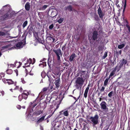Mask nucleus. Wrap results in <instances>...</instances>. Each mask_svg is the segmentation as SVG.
I'll return each mask as SVG.
<instances>
[{"mask_svg":"<svg viewBox=\"0 0 130 130\" xmlns=\"http://www.w3.org/2000/svg\"><path fill=\"white\" fill-rule=\"evenodd\" d=\"M27 0H23L22 2L24 4L26 2V1Z\"/></svg>","mask_w":130,"mask_h":130,"instance_id":"58","label":"nucleus"},{"mask_svg":"<svg viewBox=\"0 0 130 130\" xmlns=\"http://www.w3.org/2000/svg\"><path fill=\"white\" fill-rule=\"evenodd\" d=\"M10 8V6L9 5H7L3 6L1 10L2 11L8 10Z\"/></svg>","mask_w":130,"mask_h":130,"instance_id":"15","label":"nucleus"},{"mask_svg":"<svg viewBox=\"0 0 130 130\" xmlns=\"http://www.w3.org/2000/svg\"><path fill=\"white\" fill-rule=\"evenodd\" d=\"M6 34L4 32L0 31V36H3L5 35Z\"/></svg>","mask_w":130,"mask_h":130,"instance_id":"39","label":"nucleus"},{"mask_svg":"<svg viewBox=\"0 0 130 130\" xmlns=\"http://www.w3.org/2000/svg\"><path fill=\"white\" fill-rule=\"evenodd\" d=\"M56 87L57 88L58 87L60 86V79L59 78H58L57 79H56L55 82H54Z\"/></svg>","mask_w":130,"mask_h":130,"instance_id":"14","label":"nucleus"},{"mask_svg":"<svg viewBox=\"0 0 130 130\" xmlns=\"http://www.w3.org/2000/svg\"><path fill=\"white\" fill-rule=\"evenodd\" d=\"M89 85L86 88L85 91L84 95V97L85 98H86L87 96V93L89 89Z\"/></svg>","mask_w":130,"mask_h":130,"instance_id":"21","label":"nucleus"},{"mask_svg":"<svg viewBox=\"0 0 130 130\" xmlns=\"http://www.w3.org/2000/svg\"><path fill=\"white\" fill-rule=\"evenodd\" d=\"M122 5L123 7V12H124L125 11L126 5V0H122Z\"/></svg>","mask_w":130,"mask_h":130,"instance_id":"19","label":"nucleus"},{"mask_svg":"<svg viewBox=\"0 0 130 130\" xmlns=\"http://www.w3.org/2000/svg\"><path fill=\"white\" fill-rule=\"evenodd\" d=\"M47 7V5H44L43 6L42 8V9L43 10H44L46 9Z\"/></svg>","mask_w":130,"mask_h":130,"instance_id":"43","label":"nucleus"},{"mask_svg":"<svg viewBox=\"0 0 130 130\" xmlns=\"http://www.w3.org/2000/svg\"><path fill=\"white\" fill-rule=\"evenodd\" d=\"M79 124L81 127L83 126V128H85L86 127V124L84 122H79Z\"/></svg>","mask_w":130,"mask_h":130,"instance_id":"26","label":"nucleus"},{"mask_svg":"<svg viewBox=\"0 0 130 130\" xmlns=\"http://www.w3.org/2000/svg\"><path fill=\"white\" fill-rule=\"evenodd\" d=\"M68 109V108H66L60 111L59 112L60 115H63L67 117L69 115Z\"/></svg>","mask_w":130,"mask_h":130,"instance_id":"9","label":"nucleus"},{"mask_svg":"<svg viewBox=\"0 0 130 130\" xmlns=\"http://www.w3.org/2000/svg\"><path fill=\"white\" fill-rule=\"evenodd\" d=\"M52 61L50 58H48V63L49 67H50L51 65Z\"/></svg>","mask_w":130,"mask_h":130,"instance_id":"34","label":"nucleus"},{"mask_svg":"<svg viewBox=\"0 0 130 130\" xmlns=\"http://www.w3.org/2000/svg\"><path fill=\"white\" fill-rule=\"evenodd\" d=\"M85 74H82L80 76L77 78L76 80V86L77 89H81L85 80Z\"/></svg>","mask_w":130,"mask_h":130,"instance_id":"1","label":"nucleus"},{"mask_svg":"<svg viewBox=\"0 0 130 130\" xmlns=\"http://www.w3.org/2000/svg\"><path fill=\"white\" fill-rule=\"evenodd\" d=\"M10 14V13L9 12V11L6 13L4 14V15L2 17V18L1 19L3 20H4L7 19L11 18L12 17V14L11 15L10 14V16L9 15Z\"/></svg>","mask_w":130,"mask_h":130,"instance_id":"8","label":"nucleus"},{"mask_svg":"<svg viewBox=\"0 0 130 130\" xmlns=\"http://www.w3.org/2000/svg\"><path fill=\"white\" fill-rule=\"evenodd\" d=\"M40 105H38L37 106V107H36V108H38L39 109L40 108Z\"/></svg>","mask_w":130,"mask_h":130,"instance_id":"56","label":"nucleus"},{"mask_svg":"<svg viewBox=\"0 0 130 130\" xmlns=\"http://www.w3.org/2000/svg\"><path fill=\"white\" fill-rule=\"evenodd\" d=\"M47 90V88H43L42 90L43 91H46Z\"/></svg>","mask_w":130,"mask_h":130,"instance_id":"52","label":"nucleus"},{"mask_svg":"<svg viewBox=\"0 0 130 130\" xmlns=\"http://www.w3.org/2000/svg\"><path fill=\"white\" fill-rule=\"evenodd\" d=\"M17 108L19 109H20L21 108V106L19 105H18L17 106Z\"/></svg>","mask_w":130,"mask_h":130,"instance_id":"50","label":"nucleus"},{"mask_svg":"<svg viewBox=\"0 0 130 130\" xmlns=\"http://www.w3.org/2000/svg\"><path fill=\"white\" fill-rule=\"evenodd\" d=\"M21 82L23 84H25V83L26 82L24 80V79L23 78H22L21 79Z\"/></svg>","mask_w":130,"mask_h":130,"instance_id":"45","label":"nucleus"},{"mask_svg":"<svg viewBox=\"0 0 130 130\" xmlns=\"http://www.w3.org/2000/svg\"><path fill=\"white\" fill-rule=\"evenodd\" d=\"M127 62V61L124 59H123L122 61V64H125Z\"/></svg>","mask_w":130,"mask_h":130,"instance_id":"38","label":"nucleus"},{"mask_svg":"<svg viewBox=\"0 0 130 130\" xmlns=\"http://www.w3.org/2000/svg\"><path fill=\"white\" fill-rule=\"evenodd\" d=\"M18 86H16V87L14 88V90H16L18 89Z\"/></svg>","mask_w":130,"mask_h":130,"instance_id":"61","label":"nucleus"},{"mask_svg":"<svg viewBox=\"0 0 130 130\" xmlns=\"http://www.w3.org/2000/svg\"><path fill=\"white\" fill-rule=\"evenodd\" d=\"M14 71L16 73L17 76L18 75V71L17 70H15Z\"/></svg>","mask_w":130,"mask_h":130,"instance_id":"54","label":"nucleus"},{"mask_svg":"<svg viewBox=\"0 0 130 130\" xmlns=\"http://www.w3.org/2000/svg\"><path fill=\"white\" fill-rule=\"evenodd\" d=\"M2 80L5 84L7 83L9 85L14 84V86H16V83H14V82L11 79H6L5 78H4L2 79Z\"/></svg>","mask_w":130,"mask_h":130,"instance_id":"7","label":"nucleus"},{"mask_svg":"<svg viewBox=\"0 0 130 130\" xmlns=\"http://www.w3.org/2000/svg\"><path fill=\"white\" fill-rule=\"evenodd\" d=\"M89 40H90V42L91 43H92V40L91 39H90V37H89Z\"/></svg>","mask_w":130,"mask_h":130,"instance_id":"62","label":"nucleus"},{"mask_svg":"<svg viewBox=\"0 0 130 130\" xmlns=\"http://www.w3.org/2000/svg\"><path fill=\"white\" fill-rule=\"evenodd\" d=\"M107 52H105L104 54V56L102 57L103 59H104L106 58V57L107 56Z\"/></svg>","mask_w":130,"mask_h":130,"instance_id":"37","label":"nucleus"},{"mask_svg":"<svg viewBox=\"0 0 130 130\" xmlns=\"http://www.w3.org/2000/svg\"><path fill=\"white\" fill-rule=\"evenodd\" d=\"M22 95H20L19 97H18V98H19V100L20 101H21L22 99Z\"/></svg>","mask_w":130,"mask_h":130,"instance_id":"42","label":"nucleus"},{"mask_svg":"<svg viewBox=\"0 0 130 130\" xmlns=\"http://www.w3.org/2000/svg\"><path fill=\"white\" fill-rule=\"evenodd\" d=\"M41 76L43 78H44L46 76V74L44 72H43L41 73Z\"/></svg>","mask_w":130,"mask_h":130,"instance_id":"36","label":"nucleus"},{"mask_svg":"<svg viewBox=\"0 0 130 130\" xmlns=\"http://www.w3.org/2000/svg\"><path fill=\"white\" fill-rule=\"evenodd\" d=\"M33 60H34V62H33L32 63V60L30 58V59H29V60H27V62L26 63H25V65H26L28 64H29V65L27 66H23V67L24 68H25L26 67H29V64L31 63H32V64H33L35 62V61H34V60H35V59L34 58Z\"/></svg>","mask_w":130,"mask_h":130,"instance_id":"11","label":"nucleus"},{"mask_svg":"<svg viewBox=\"0 0 130 130\" xmlns=\"http://www.w3.org/2000/svg\"><path fill=\"white\" fill-rule=\"evenodd\" d=\"M93 124L94 125H95L96 124H98V122H93Z\"/></svg>","mask_w":130,"mask_h":130,"instance_id":"63","label":"nucleus"},{"mask_svg":"<svg viewBox=\"0 0 130 130\" xmlns=\"http://www.w3.org/2000/svg\"><path fill=\"white\" fill-rule=\"evenodd\" d=\"M76 100V102L77 101V100L79 99V98L78 97V98L77 99H76V98L75 97H73Z\"/></svg>","mask_w":130,"mask_h":130,"instance_id":"59","label":"nucleus"},{"mask_svg":"<svg viewBox=\"0 0 130 130\" xmlns=\"http://www.w3.org/2000/svg\"><path fill=\"white\" fill-rule=\"evenodd\" d=\"M42 112V110H39L35 111L33 113V115H36V116H38Z\"/></svg>","mask_w":130,"mask_h":130,"instance_id":"17","label":"nucleus"},{"mask_svg":"<svg viewBox=\"0 0 130 130\" xmlns=\"http://www.w3.org/2000/svg\"><path fill=\"white\" fill-rule=\"evenodd\" d=\"M113 91H111L108 94V95L109 97L111 98V97L112 96L113 94Z\"/></svg>","mask_w":130,"mask_h":130,"instance_id":"30","label":"nucleus"},{"mask_svg":"<svg viewBox=\"0 0 130 130\" xmlns=\"http://www.w3.org/2000/svg\"><path fill=\"white\" fill-rule=\"evenodd\" d=\"M46 36L47 38H51L53 37V35L52 34L47 33L46 35Z\"/></svg>","mask_w":130,"mask_h":130,"instance_id":"31","label":"nucleus"},{"mask_svg":"<svg viewBox=\"0 0 130 130\" xmlns=\"http://www.w3.org/2000/svg\"><path fill=\"white\" fill-rule=\"evenodd\" d=\"M110 125L107 123V122H102L101 123L100 125V127L101 128H102L103 127H104V130H107Z\"/></svg>","mask_w":130,"mask_h":130,"instance_id":"5","label":"nucleus"},{"mask_svg":"<svg viewBox=\"0 0 130 130\" xmlns=\"http://www.w3.org/2000/svg\"><path fill=\"white\" fill-rule=\"evenodd\" d=\"M58 14L57 11L56 10H53L51 12V17L52 18L56 16Z\"/></svg>","mask_w":130,"mask_h":130,"instance_id":"20","label":"nucleus"},{"mask_svg":"<svg viewBox=\"0 0 130 130\" xmlns=\"http://www.w3.org/2000/svg\"><path fill=\"white\" fill-rule=\"evenodd\" d=\"M7 47L6 46H3L1 50V51L2 52H3L6 51V49L7 48Z\"/></svg>","mask_w":130,"mask_h":130,"instance_id":"32","label":"nucleus"},{"mask_svg":"<svg viewBox=\"0 0 130 130\" xmlns=\"http://www.w3.org/2000/svg\"><path fill=\"white\" fill-rule=\"evenodd\" d=\"M120 69V68L118 66H116L114 69L111 72L109 77V78L112 77L114 75L115 73V72L116 71H118Z\"/></svg>","mask_w":130,"mask_h":130,"instance_id":"6","label":"nucleus"},{"mask_svg":"<svg viewBox=\"0 0 130 130\" xmlns=\"http://www.w3.org/2000/svg\"><path fill=\"white\" fill-rule=\"evenodd\" d=\"M7 73L8 74H10L12 73V71L11 69L8 70L7 71Z\"/></svg>","mask_w":130,"mask_h":130,"instance_id":"35","label":"nucleus"},{"mask_svg":"<svg viewBox=\"0 0 130 130\" xmlns=\"http://www.w3.org/2000/svg\"><path fill=\"white\" fill-rule=\"evenodd\" d=\"M75 54H73L71 55L70 56V59L69 60L70 61H72L74 59L75 57Z\"/></svg>","mask_w":130,"mask_h":130,"instance_id":"23","label":"nucleus"},{"mask_svg":"<svg viewBox=\"0 0 130 130\" xmlns=\"http://www.w3.org/2000/svg\"><path fill=\"white\" fill-rule=\"evenodd\" d=\"M100 107L103 111L107 112L108 111V109L106 103L104 101L102 102L100 104Z\"/></svg>","mask_w":130,"mask_h":130,"instance_id":"4","label":"nucleus"},{"mask_svg":"<svg viewBox=\"0 0 130 130\" xmlns=\"http://www.w3.org/2000/svg\"><path fill=\"white\" fill-rule=\"evenodd\" d=\"M125 45L124 44H121L119 45L118 46V47L119 48L121 49Z\"/></svg>","mask_w":130,"mask_h":130,"instance_id":"29","label":"nucleus"},{"mask_svg":"<svg viewBox=\"0 0 130 130\" xmlns=\"http://www.w3.org/2000/svg\"><path fill=\"white\" fill-rule=\"evenodd\" d=\"M9 127H7L6 129V130H9Z\"/></svg>","mask_w":130,"mask_h":130,"instance_id":"64","label":"nucleus"},{"mask_svg":"<svg viewBox=\"0 0 130 130\" xmlns=\"http://www.w3.org/2000/svg\"><path fill=\"white\" fill-rule=\"evenodd\" d=\"M51 39L53 40V42H55L54 41L55 40V39L53 37L51 39Z\"/></svg>","mask_w":130,"mask_h":130,"instance_id":"53","label":"nucleus"},{"mask_svg":"<svg viewBox=\"0 0 130 130\" xmlns=\"http://www.w3.org/2000/svg\"><path fill=\"white\" fill-rule=\"evenodd\" d=\"M27 59L25 57L23 59H22V61H25V60H26Z\"/></svg>","mask_w":130,"mask_h":130,"instance_id":"60","label":"nucleus"},{"mask_svg":"<svg viewBox=\"0 0 130 130\" xmlns=\"http://www.w3.org/2000/svg\"><path fill=\"white\" fill-rule=\"evenodd\" d=\"M9 12L10 13V14L9 15L10 16V14L11 15L12 14V16L13 15H14V13L15 12H14V11H12L11 13L10 12Z\"/></svg>","mask_w":130,"mask_h":130,"instance_id":"46","label":"nucleus"},{"mask_svg":"<svg viewBox=\"0 0 130 130\" xmlns=\"http://www.w3.org/2000/svg\"><path fill=\"white\" fill-rule=\"evenodd\" d=\"M29 94V93L26 91H24V92L22 94V96L23 98L26 99L28 97V95Z\"/></svg>","mask_w":130,"mask_h":130,"instance_id":"13","label":"nucleus"},{"mask_svg":"<svg viewBox=\"0 0 130 130\" xmlns=\"http://www.w3.org/2000/svg\"><path fill=\"white\" fill-rule=\"evenodd\" d=\"M64 18H60V19L58 20L57 22L60 24L62 22L63 20H64Z\"/></svg>","mask_w":130,"mask_h":130,"instance_id":"28","label":"nucleus"},{"mask_svg":"<svg viewBox=\"0 0 130 130\" xmlns=\"http://www.w3.org/2000/svg\"><path fill=\"white\" fill-rule=\"evenodd\" d=\"M16 46L18 49H20L23 47V44L22 42H19L16 44Z\"/></svg>","mask_w":130,"mask_h":130,"instance_id":"18","label":"nucleus"},{"mask_svg":"<svg viewBox=\"0 0 130 130\" xmlns=\"http://www.w3.org/2000/svg\"><path fill=\"white\" fill-rule=\"evenodd\" d=\"M74 38H76V39L77 40H79V37H78L77 38H76V36H74Z\"/></svg>","mask_w":130,"mask_h":130,"instance_id":"55","label":"nucleus"},{"mask_svg":"<svg viewBox=\"0 0 130 130\" xmlns=\"http://www.w3.org/2000/svg\"><path fill=\"white\" fill-rule=\"evenodd\" d=\"M37 100L36 99L33 102H31L29 106V107L27 109V111H28L30 110L29 112L31 113L33 111V109L37 105V103L36 102V101Z\"/></svg>","mask_w":130,"mask_h":130,"instance_id":"3","label":"nucleus"},{"mask_svg":"<svg viewBox=\"0 0 130 130\" xmlns=\"http://www.w3.org/2000/svg\"><path fill=\"white\" fill-rule=\"evenodd\" d=\"M47 76L49 80V81L50 82L52 80V78L51 77V76H49L48 75H47Z\"/></svg>","mask_w":130,"mask_h":130,"instance_id":"47","label":"nucleus"},{"mask_svg":"<svg viewBox=\"0 0 130 130\" xmlns=\"http://www.w3.org/2000/svg\"><path fill=\"white\" fill-rule=\"evenodd\" d=\"M98 32L96 31H94L93 33L92 38L93 40H95L97 38Z\"/></svg>","mask_w":130,"mask_h":130,"instance_id":"16","label":"nucleus"},{"mask_svg":"<svg viewBox=\"0 0 130 130\" xmlns=\"http://www.w3.org/2000/svg\"><path fill=\"white\" fill-rule=\"evenodd\" d=\"M1 76H2V77H4L5 76V74L3 73H1L0 74Z\"/></svg>","mask_w":130,"mask_h":130,"instance_id":"49","label":"nucleus"},{"mask_svg":"<svg viewBox=\"0 0 130 130\" xmlns=\"http://www.w3.org/2000/svg\"><path fill=\"white\" fill-rule=\"evenodd\" d=\"M110 78H109L108 77V78H106L104 82V85L105 86H106L107 85L108 82L109 80V79Z\"/></svg>","mask_w":130,"mask_h":130,"instance_id":"25","label":"nucleus"},{"mask_svg":"<svg viewBox=\"0 0 130 130\" xmlns=\"http://www.w3.org/2000/svg\"><path fill=\"white\" fill-rule=\"evenodd\" d=\"M98 119V116L96 115L94 117H91L90 118V120L92 122H97Z\"/></svg>","mask_w":130,"mask_h":130,"instance_id":"12","label":"nucleus"},{"mask_svg":"<svg viewBox=\"0 0 130 130\" xmlns=\"http://www.w3.org/2000/svg\"><path fill=\"white\" fill-rule=\"evenodd\" d=\"M126 27L128 29V30L129 31V32H130V27L128 25H127Z\"/></svg>","mask_w":130,"mask_h":130,"instance_id":"51","label":"nucleus"},{"mask_svg":"<svg viewBox=\"0 0 130 130\" xmlns=\"http://www.w3.org/2000/svg\"><path fill=\"white\" fill-rule=\"evenodd\" d=\"M25 9L27 10L28 11L29 10L30 8V6L29 3L28 2H27L26 4L25 5Z\"/></svg>","mask_w":130,"mask_h":130,"instance_id":"22","label":"nucleus"},{"mask_svg":"<svg viewBox=\"0 0 130 130\" xmlns=\"http://www.w3.org/2000/svg\"><path fill=\"white\" fill-rule=\"evenodd\" d=\"M54 25L53 24H51L49 27V28L50 29H52L54 27Z\"/></svg>","mask_w":130,"mask_h":130,"instance_id":"41","label":"nucleus"},{"mask_svg":"<svg viewBox=\"0 0 130 130\" xmlns=\"http://www.w3.org/2000/svg\"><path fill=\"white\" fill-rule=\"evenodd\" d=\"M53 51L55 53L57 56V59L59 62L61 61V57H62V54L60 49H57L56 50H53Z\"/></svg>","mask_w":130,"mask_h":130,"instance_id":"2","label":"nucleus"},{"mask_svg":"<svg viewBox=\"0 0 130 130\" xmlns=\"http://www.w3.org/2000/svg\"><path fill=\"white\" fill-rule=\"evenodd\" d=\"M27 20L25 21L23 23V28L25 27L27 25Z\"/></svg>","mask_w":130,"mask_h":130,"instance_id":"33","label":"nucleus"},{"mask_svg":"<svg viewBox=\"0 0 130 130\" xmlns=\"http://www.w3.org/2000/svg\"><path fill=\"white\" fill-rule=\"evenodd\" d=\"M105 89V87L103 86L101 88V91L102 92L104 91V89Z\"/></svg>","mask_w":130,"mask_h":130,"instance_id":"48","label":"nucleus"},{"mask_svg":"<svg viewBox=\"0 0 130 130\" xmlns=\"http://www.w3.org/2000/svg\"><path fill=\"white\" fill-rule=\"evenodd\" d=\"M98 13L100 18L101 19H102L103 17L105 15V14L104 13H103L100 8H99L98 9Z\"/></svg>","mask_w":130,"mask_h":130,"instance_id":"10","label":"nucleus"},{"mask_svg":"<svg viewBox=\"0 0 130 130\" xmlns=\"http://www.w3.org/2000/svg\"><path fill=\"white\" fill-rule=\"evenodd\" d=\"M39 66H42V67H43L44 66H46V62H43L42 63H40L39 64Z\"/></svg>","mask_w":130,"mask_h":130,"instance_id":"27","label":"nucleus"},{"mask_svg":"<svg viewBox=\"0 0 130 130\" xmlns=\"http://www.w3.org/2000/svg\"><path fill=\"white\" fill-rule=\"evenodd\" d=\"M69 11H71L72 10V7L71 6H69L67 8Z\"/></svg>","mask_w":130,"mask_h":130,"instance_id":"40","label":"nucleus"},{"mask_svg":"<svg viewBox=\"0 0 130 130\" xmlns=\"http://www.w3.org/2000/svg\"><path fill=\"white\" fill-rule=\"evenodd\" d=\"M45 115L43 116L40 118H38L37 122H41L43 121L44 119Z\"/></svg>","mask_w":130,"mask_h":130,"instance_id":"24","label":"nucleus"},{"mask_svg":"<svg viewBox=\"0 0 130 130\" xmlns=\"http://www.w3.org/2000/svg\"><path fill=\"white\" fill-rule=\"evenodd\" d=\"M48 98L49 99H48V98H46V102L47 103L48 102H49L50 101V100H51V98H50V97H48Z\"/></svg>","mask_w":130,"mask_h":130,"instance_id":"44","label":"nucleus"},{"mask_svg":"<svg viewBox=\"0 0 130 130\" xmlns=\"http://www.w3.org/2000/svg\"><path fill=\"white\" fill-rule=\"evenodd\" d=\"M15 65L13 64H11L10 65L12 67H15Z\"/></svg>","mask_w":130,"mask_h":130,"instance_id":"57","label":"nucleus"}]
</instances>
